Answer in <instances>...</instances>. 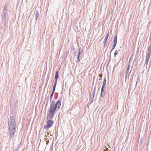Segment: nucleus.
I'll use <instances>...</instances> for the list:
<instances>
[{"mask_svg": "<svg viewBox=\"0 0 151 151\" xmlns=\"http://www.w3.org/2000/svg\"><path fill=\"white\" fill-rule=\"evenodd\" d=\"M62 97H60L55 104L52 106H50L49 109V111L47 115V119H51L54 116L55 113L58 108L59 109L61 106V101Z\"/></svg>", "mask_w": 151, "mask_h": 151, "instance_id": "obj_1", "label": "nucleus"}, {"mask_svg": "<svg viewBox=\"0 0 151 151\" xmlns=\"http://www.w3.org/2000/svg\"><path fill=\"white\" fill-rule=\"evenodd\" d=\"M10 122L9 121L8 126L9 128H16V124L15 123L14 118L13 116L10 117Z\"/></svg>", "mask_w": 151, "mask_h": 151, "instance_id": "obj_2", "label": "nucleus"}, {"mask_svg": "<svg viewBox=\"0 0 151 151\" xmlns=\"http://www.w3.org/2000/svg\"><path fill=\"white\" fill-rule=\"evenodd\" d=\"M15 129L16 128H8L9 132V137L10 139H13L14 138L16 132Z\"/></svg>", "mask_w": 151, "mask_h": 151, "instance_id": "obj_3", "label": "nucleus"}, {"mask_svg": "<svg viewBox=\"0 0 151 151\" xmlns=\"http://www.w3.org/2000/svg\"><path fill=\"white\" fill-rule=\"evenodd\" d=\"M48 119L47 122V125L44 126V129H48L52 127L54 123L53 121L51 120L50 119Z\"/></svg>", "mask_w": 151, "mask_h": 151, "instance_id": "obj_4", "label": "nucleus"}, {"mask_svg": "<svg viewBox=\"0 0 151 151\" xmlns=\"http://www.w3.org/2000/svg\"><path fill=\"white\" fill-rule=\"evenodd\" d=\"M2 22L4 23L5 26L6 25L8 22L9 18L8 16H2Z\"/></svg>", "mask_w": 151, "mask_h": 151, "instance_id": "obj_5", "label": "nucleus"}, {"mask_svg": "<svg viewBox=\"0 0 151 151\" xmlns=\"http://www.w3.org/2000/svg\"><path fill=\"white\" fill-rule=\"evenodd\" d=\"M82 52H80V51H78V54L77 55L76 57L77 58V60L78 62L80 60V58H81V59L82 58Z\"/></svg>", "mask_w": 151, "mask_h": 151, "instance_id": "obj_6", "label": "nucleus"}, {"mask_svg": "<svg viewBox=\"0 0 151 151\" xmlns=\"http://www.w3.org/2000/svg\"><path fill=\"white\" fill-rule=\"evenodd\" d=\"M55 88H56V87L54 86H53V88H52V92L51 93V94L50 97V102H51V101H52V99L53 94H54V93L55 91Z\"/></svg>", "mask_w": 151, "mask_h": 151, "instance_id": "obj_7", "label": "nucleus"}, {"mask_svg": "<svg viewBox=\"0 0 151 151\" xmlns=\"http://www.w3.org/2000/svg\"><path fill=\"white\" fill-rule=\"evenodd\" d=\"M151 54V47L150 46H149L148 48V52L146 53V57H150V55Z\"/></svg>", "mask_w": 151, "mask_h": 151, "instance_id": "obj_8", "label": "nucleus"}, {"mask_svg": "<svg viewBox=\"0 0 151 151\" xmlns=\"http://www.w3.org/2000/svg\"><path fill=\"white\" fill-rule=\"evenodd\" d=\"M105 96V93L104 92V88H101V91L100 95V96L102 98H104Z\"/></svg>", "mask_w": 151, "mask_h": 151, "instance_id": "obj_9", "label": "nucleus"}, {"mask_svg": "<svg viewBox=\"0 0 151 151\" xmlns=\"http://www.w3.org/2000/svg\"><path fill=\"white\" fill-rule=\"evenodd\" d=\"M150 58V57H146V60H145V65H146V66L145 67H146V68H147V66L148 64V62H149V60Z\"/></svg>", "mask_w": 151, "mask_h": 151, "instance_id": "obj_10", "label": "nucleus"}, {"mask_svg": "<svg viewBox=\"0 0 151 151\" xmlns=\"http://www.w3.org/2000/svg\"><path fill=\"white\" fill-rule=\"evenodd\" d=\"M106 78H105L103 82V84L101 87V88H104L105 87V85L106 83Z\"/></svg>", "mask_w": 151, "mask_h": 151, "instance_id": "obj_11", "label": "nucleus"}, {"mask_svg": "<svg viewBox=\"0 0 151 151\" xmlns=\"http://www.w3.org/2000/svg\"><path fill=\"white\" fill-rule=\"evenodd\" d=\"M117 36L116 35H115L114 40H113V43L114 44H117Z\"/></svg>", "mask_w": 151, "mask_h": 151, "instance_id": "obj_12", "label": "nucleus"}, {"mask_svg": "<svg viewBox=\"0 0 151 151\" xmlns=\"http://www.w3.org/2000/svg\"><path fill=\"white\" fill-rule=\"evenodd\" d=\"M39 16V13L38 10H37L36 11L35 15V20H37L38 19Z\"/></svg>", "mask_w": 151, "mask_h": 151, "instance_id": "obj_13", "label": "nucleus"}, {"mask_svg": "<svg viewBox=\"0 0 151 151\" xmlns=\"http://www.w3.org/2000/svg\"><path fill=\"white\" fill-rule=\"evenodd\" d=\"M59 77V71L57 70L55 73V78H58Z\"/></svg>", "mask_w": 151, "mask_h": 151, "instance_id": "obj_14", "label": "nucleus"}, {"mask_svg": "<svg viewBox=\"0 0 151 151\" xmlns=\"http://www.w3.org/2000/svg\"><path fill=\"white\" fill-rule=\"evenodd\" d=\"M116 44H113V45H112V49L110 51V54H111V52L112 51L114 50L115 48V47L116 45ZM111 54H110V55Z\"/></svg>", "mask_w": 151, "mask_h": 151, "instance_id": "obj_15", "label": "nucleus"}, {"mask_svg": "<svg viewBox=\"0 0 151 151\" xmlns=\"http://www.w3.org/2000/svg\"><path fill=\"white\" fill-rule=\"evenodd\" d=\"M58 79V78H55L54 83L53 86H54L55 87L56 86Z\"/></svg>", "mask_w": 151, "mask_h": 151, "instance_id": "obj_16", "label": "nucleus"}, {"mask_svg": "<svg viewBox=\"0 0 151 151\" xmlns=\"http://www.w3.org/2000/svg\"><path fill=\"white\" fill-rule=\"evenodd\" d=\"M130 73H129V70H127L125 75L126 76H128V77L129 78Z\"/></svg>", "mask_w": 151, "mask_h": 151, "instance_id": "obj_17", "label": "nucleus"}, {"mask_svg": "<svg viewBox=\"0 0 151 151\" xmlns=\"http://www.w3.org/2000/svg\"><path fill=\"white\" fill-rule=\"evenodd\" d=\"M2 16H8V14H7V12H3V14Z\"/></svg>", "mask_w": 151, "mask_h": 151, "instance_id": "obj_18", "label": "nucleus"}, {"mask_svg": "<svg viewBox=\"0 0 151 151\" xmlns=\"http://www.w3.org/2000/svg\"><path fill=\"white\" fill-rule=\"evenodd\" d=\"M108 37H106V36L105 37V38L104 40V44H106V43L108 39Z\"/></svg>", "mask_w": 151, "mask_h": 151, "instance_id": "obj_19", "label": "nucleus"}, {"mask_svg": "<svg viewBox=\"0 0 151 151\" xmlns=\"http://www.w3.org/2000/svg\"><path fill=\"white\" fill-rule=\"evenodd\" d=\"M6 6L5 5L3 7V12H6Z\"/></svg>", "mask_w": 151, "mask_h": 151, "instance_id": "obj_20", "label": "nucleus"}, {"mask_svg": "<svg viewBox=\"0 0 151 151\" xmlns=\"http://www.w3.org/2000/svg\"><path fill=\"white\" fill-rule=\"evenodd\" d=\"M50 103H51L50 106H52L55 104V102L54 101V100H53L52 102H51Z\"/></svg>", "mask_w": 151, "mask_h": 151, "instance_id": "obj_21", "label": "nucleus"}, {"mask_svg": "<svg viewBox=\"0 0 151 151\" xmlns=\"http://www.w3.org/2000/svg\"><path fill=\"white\" fill-rule=\"evenodd\" d=\"M119 50L118 51L116 50L115 51V52L114 53V55L115 56H116L117 55H118V51H119Z\"/></svg>", "mask_w": 151, "mask_h": 151, "instance_id": "obj_22", "label": "nucleus"}, {"mask_svg": "<svg viewBox=\"0 0 151 151\" xmlns=\"http://www.w3.org/2000/svg\"><path fill=\"white\" fill-rule=\"evenodd\" d=\"M79 50L78 51H80V52H82L83 51L82 50V49L81 47H79Z\"/></svg>", "mask_w": 151, "mask_h": 151, "instance_id": "obj_23", "label": "nucleus"}, {"mask_svg": "<svg viewBox=\"0 0 151 151\" xmlns=\"http://www.w3.org/2000/svg\"><path fill=\"white\" fill-rule=\"evenodd\" d=\"M20 147V145H19L17 148L16 149H15L14 150V151H17L18 149Z\"/></svg>", "mask_w": 151, "mask_h": 151, "instance_id": "obj_24", "label": "nucleus"}, {"mask_svg": "<svg viewBox=\"0 0 151 151\" xmlns=\"http://www.w3.org/2000/svg\"><path fill=\"white\" fill-rule=\"evenodd\" d=\"M95 94H92V100L91 103L93 101V99L94 97L95 96Z\"/></svg>", "mask_w": 151, "mask_h": 151, "instance_id": "obj_25", "label": "nucleus"}, {"mask_svg": "<svg viewBox=\"0 0 151 151\" xmlns=\"http://www.w3.org/2000/svg\"><path fill=\"white\" fill-rule=\"evenodd\" d=\"M130 65L129 64L128 65V67H127V70H129V68H130Z\"/></svg>", "mask_w": 151, "mask_h": 151, "instance_id": "obj_26", "label": "nucleus"}, {"mask_svg": "<svg viewBox=\"0 0 151 151\" xmlns=\"http://www.w3.org/2000/svg\"><path fill=\"white\" fill-rule=\"evenodd\" d=\"M109 32H108L107 33L106 36V37H109Z\"/></svg>", "mask_w": 151, "mask_h": 151, "instance_id": "obj_27", "label": "nucleus"}, {"mask_svg": "<svg viewBox=\"0 0 151 151\" xmlns=\"http://www.w3.org/2000/svg\"><path fill=\"white\" fill-rule=\"evenodd\" d=\"M128 77V76H126V75H125V82H126V79L127 78V77Z\"/></svg>", "mask_w": 151, "mask_h": 151, "instance_id": "obj_28", "label": "nucleus"}, {"mask_svg": "<svg viewBox=\"0 0 151 151\" xmlns=\"http://www.w3.org/2000/svg\"><path fill=\"white\" fill-rule=\"evenodd\" d=\"M99 76L100 77H101L102 76V75L101 74H99Z\"/></svg>", "mask_w": 151, "mask_h": 151, "instance_id": "obj_29", "label": "nucleus"}, {"mask_svg": "<svg viewBox=\"0 0 151 151\" xmlns=\"http://www.w3.org/2000/svg\"><path fill=\"white\" fill-rule=\"evenodd\" d=\"M138 78L137 79V81L136 82V85H135V88L137 86V81H138Z\"/></svg>", "mask_w": 151, "mask_h": 151, "instance_id": "obj_30", "label": "nucleus"}, {"mask_svg": "<svg viewBox=\"0 0 151 151\" xmlns=\"http://www.w3.org/2000/svg\"><path fill=\"white\" fill-rule=\"evenodd\" d=\"M95 92H96V91H95L93 90V91L92 92V94H95Z\"/></svg>", "mask_w": 151, "mask_h": 151, "instance_id": "obj_31", "label": "nucleus"}, {"mask_svg": "<svg viewBox=\"0 0 151 151\" xmlns=\"http://www.w3.org/2000/svg\"><path fill=\"white\" fill-rule=\"evenodd\" d=\"M96 86H95L94 87V88L93 89V90H94L96 91Z\"/></svg>", "mask_w": 151, "mask_h": 151, "instance_id": "obj_32", "label": "nucleus"}]
</instances>
